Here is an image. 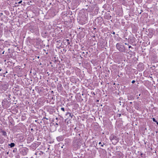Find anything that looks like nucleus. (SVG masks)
I'll return each mask as SVG.
<instances>
[{"label": "nucleus", "mask_w": 158, "mask_h": 158, "mask_svg": "<svg viewBox=\"0 0 158 158\" xmlns=\"http://www.w3.org/2000/svg\"><path fill=\"white\" fill-rule=\"evenodd\" d=\"M43 119H48V118H46V117H44V118H43Z\"/></svg>", "instance_id": "obj_19"}, {"label": "nucleus", "mask_w": 158, "mask_h": 158, "mask_svg": "<svg viewBox=\"0 0 158 158\" xmlns=\"http://www.w3.org/2000/svg\"><path fill=\"white\" fill-rule=\"evenodd\" d=\"M82 53H83V54H84V53H84V52H82Z\"/></svg>", "instance_id": "obj_31"}, {"label": "nucleus", "mask_w": 158, "mask_h": 158, "mask_svg": "<svg viewBox=\"0 0 158 158\" xmlns=\"http://www.w3.org/2000/svg\"><path fill=\"white\" fill-rule=\"evenodd\" d=\"M31 130H33V129H32V128H31Z\"/></svg>", "instance_id": "obj_30"}, {"label": "nucleus", "mask_w": 158, "mask_h": 158, "mask_svg": "<svg viewBox=\"0 0 158 158\" xmlns=\"http://www.w3.org/2000/svg\"><path fill=\"white\" fill-rule=\"evenodd\" d=\"M64 138L63 136L60 135L56 137V139L59 142L63 140Z\"/></svg>", "instance_id": "obj_5"}, {"label": "nucleus", "mask_w": 158, "mask_h": 158, "mask_svg": "<svg viewBox=\"0 0 158 158\" xmlns=\"http://www.w3.org/2000/svg\"><path fill=\"white\" fill-rule=\"evenodd\" d=\"M152 120H153V121L154 122H156V120L154 118H152Z\"/></svg>", "instance_id": "obj_12"}, {"label": "nucleus", "mask_w": 158, "mask_h": 158, "mask_svg": "<svg viewBox=\"0 0 158 158\" xmlns=\"http://www.w3.org/2000/svg\"><path fill=\"white\" fill-rule=\"evenodd\" d=\"M112 34L114 35L115 34V32H113Z\"/></svg>", "instance_id": "obj_20"}, {"label": "nucleus", "mask_w": 158, "mask_h": 158, "mask_svg": "<svg viewBox=\"0 0 158 158\" xmlns=\"http://www.w3.org/2000/svg\"><path fill=\"white\" fill-rule=\"evenodd\" d=\"M16 152V150H15V149H14V150H13V152Z\"/></svg>", "instance_id": "obj_17"}, {"label": "nucleus", "mask_w": 158, "mask_h": 158, "mask_svg": "<svg viewBox=\"0 0 158 158\" xmlns=\"http://www.w3.org/2000/svg\"><path fill=\"white\" fill-rule=\"evenodd\" d=\"M128 48H133L131 46H130V45L129 46Z\"/></svg>", "instance_id": "obj_14"}, {"label": "nucleus", "mask_w": 158, "mask_h": 158, "mask_svg": "<svg viewBox=\"0 0 158 158\" xmlns=\"http://www.w3.org/2000/svg\"><path fill=\"white\" fill-rule=\"evenodd\" d=\"M68 114H69V116L71 117V118H72L73 116H74V115L73 114H71V113H69V112H67L66 114V115H67Z\"/></svg>", "instance_id": "obj_8"}, {"label": "nucleus", "mask_w": 158, "mask_h": 158, "mask_svg": "<svg viewBox=\"0 0 158 158\" xmlns=\"http://www.w3.org/2000/svg\"><path fill=\"white\" fill-rule=\"evenodd\" d=\"M38 58H39V56H38Z\"/></svg>", "instance_id": "obj_37"}, {"label": "nucleus", "mask_w": 158, "mask_h": 158, "mask_svg": "<svg viewBox=\"0 0 158 158\" xmlns=\"http://www.w3.org/2000/svg\"><path fill=\"white\" fill-rule=\"evenodd\" d=\"M9 85L7 83H5L2 84V89L4 91H6L8 88Z\"/></svg>", "instance_id": "obj_4"}, {"label": "nucleus", "mask_w": 158, "mask_h": 158, "mask_svg": "<svg viewBox=\"0 0 158 158\" xmlns=\"http://www.w3.org/2000/svg\"><path fill=\"white\" fill-rule=\"evenodd\" d=\"M156 124L158 125V122L156 121Z\"/></svg>", "instance_id": "obj_22"}, {"label": "nucleus", "mask_w": 158, "mask_h": 158, "mask_svg": "<svg viewBox=\"0 0 158 158\" xmlns=\"http://www.w3.org/2000/svg\"><path fill=\"white\" fill-rule=\"evenodd\" d=\"M130 103L131 104V103H132V102H130Z\"/></svg>", "instance_id": "obj_34"}, {"label": "nucleus", "mask_w": 158, "mask_h": 158, "mask_svg": "<svg viewBox=\"0 0 158 158\" xmlns=\"http://www.w3.org/2000/svg\"><path fill=\"white\" fill-rule=\"evenodd\" d=\"M116 48L120 52H127L126 49L125 48L124 45H122L120 43H118L116 45Z\"/></svg>", "instance_id": "obj_1"}, {"label": "nucleus", "mask_w": 158, "mask_h": 158, "mask_svg": "<svg viewBox=\"0 0 158 158\" xmlns=\"http://www.w3.org/2000/svg\"><path fill=\"white\" fill-rule=\"evenodd\" d=\"M7 73V71H6V73H5L4 74H6V73Z\"/></svg>", "instance_id": "obj_24"}, {"label": "nucleus", "mask_w": 158, "mask_h": 158, "mask_svg": "<svg viewBox=\"0 0 158 158\" xmlns=\"http://www.w3.org/2000/svg\"><path fill=\"white\" fill-rule=\"evenodd\" d=\"M9 152H7V154H9Z\"/></svg>", "instance_id": "obj_26"}, {"label": "nucleus", "mask_w": 158, "mask_h": 158, "mask_svg": "<svg viewBox=\"0 0 158 158\" xmlns=\"http://www.w3.org/2000/svg\"><path fill=\"white\" fill-rule=\"evenodd\" d=\"M22 2V1H19L18 3L20 4V3H21Z\"/></svg>", "instance_id": "obj_16"}, {"label": "nucleus", "mask_w": 158, "mask_h": 158, "mask_svg": "<svg viewBox=\"0 0 158 158\" xmlns=\"http://www.w3.org/2000/svg\"><path fill=\"white\" fill-rule=\"evenodd\" d=\"M93 94L94 95H95V93H94V92H93Z\"/></svg>", "instance_id": "obj_18"}, {"label": "nucleus", "mask_w": 158, "mask_h": 158, "mask_svg": "<svg viewBox=\"0 0 158 158\" xmlns=\"http://www.w3.org/2000/svg\"><path fill=\"white\" fill-rule=\"evenodd\" d=\"M81 143L79 139H75L73 143V146L76 148H78L80 146Z\"/></svg>", "instance_id": "obj_2"}, {"label": "nucleus", "mask_w": 158, "mask_h": 158, "mask_svg": "<svg viewBox=\"0 0 158 158\" xmlns=\"http://www.w3.org/2000/svg\"><path fill=\"white\" fill-rule=\"evenodd\" d=\"M139 96H140V94H139Z\"/></svg>", "instance_id": "obj_32"}, {"label": "nucleus", "mask_w": 158, "mask_h": 158, "mask_svg": "<svg viewBox=\"0 0 158 158\" xmlns=\"http://www.w3.org/2000/svg\"><path fill=\"white\" fill-rule=\"evenodd\" d=\"M61 110L63 111H64V107H62L61 108Z\"/></svg>", "instance_id": "obj_11"}, {"label": "nucleus", "mask_w": 158, "mask_h": 158, "mask_svg": "<svg viewBox=\"0 0 158 158\" xmlns=\"http://www.w3.org/2000/svg\"><path fill=\"white\" fill-rule=\"evenodd\" d=\"M2 133V135L5 136H6V131H2L1 132Z\"/></svg>", "instance_id": "obj_9"}, {"label": "nucleus", "mask_w": 158, "mask_h": 158, "mask_svg": "<svg viewBox=\"0 0 158 158\" xmlns=\"http://www.w3.org/2000/svg\"><path fill=\"white\" fill-rule=\"evenodd\" d=\"M2 14H2V13L0 14V15H2Z\"/></svg>", "instance_id": "obj_29"}, {"label": "nucleus", "mask_w": 158, "mask_h": 158, "mask_svg": "<svg viewBox=\"0 0 158 158\" xmlns=\"http://www.w3.org/2000/svg\"><path fill=\"white\" fill-rule=\"evenodd\" d=\"M140 155L142 157V156L143 155V153L141 152H140Z\"/></svg>", "instance_id": "obj_15"}, {"label": "nucleus", "mask_w": 158, "mask_h": 158, "mask_svg": "<svg viewBox=\"0 0 158 158\" xmlns=\"http://www.w3.org/2000/svg\"><path fill=\"white\" fill-rule=\"evenodd\" d=\"M86 54H87L88 53V52H86Z\"/></svg>", "instance_id": "obj_35"}, {"label": "nucleus", "mask_w": 158, "mask_h": 158, "mask_svg": "<svg viewBox=\"0 0 158 158\" xmlns=\"http://www.w3.org/2000/svg\"><path fill=\"white\" fill-rule=\"evenodd\" d=\"M56 125H58V124L57 123H56Z\"/></svg>", "instance_id": "obj_28"}, {"label": "nucleus", "mask_w": 158, "mask_h": 158, "mask_svg": "<svg viewBox=\"0 0 158 158\" xmlns=\"http://www.w3.org/2000/svg\"><path fill=\"white\" fill-rule=\"evenodd\" d=\"M101 142H100L99 143V144H101Z\"/></svg>", "instance_id": "obj_25"}, {"label": "nucleus", "mask_w": 158, "mask_h": 158, "mask_svg": "<svg viewBox=\"0 0 158 158\" xmlns=\"http://www.w3.org/2000/svg\"><path fill=\"white\" fill-rule=\"evenodd\" d=\"M8 146H10V148H12L15 146V144L14 143H11L10 144H8Z\"/></svg>", "instance_id": "obj_6"}, {"label": "nucleus", "mask_w": 158, "mask_h": 158, "mask_svg": "<svg viewBox=\"0 0 158 158\" xmlns=\"http://www.w3.org/2000/svg\"><path fill=\"white\" fill-rule=\"evenodd\" d=\"M56 119H57V118H56Z\"/></svg>", "instance_id": "obj_36"}, {"label": "nucleus", "mask_w": 158, "mask_h": 158, "mask_svg": "<svg viewBox=\"0 0 158 158\" xmlns=\"http://www.w3.org/2000/svg\"><path fill=\"white\" fill-rule=\"evenodd\" d=\"M135 109L137 110H139L140 109L139 107L138 106H135Z\"/></svg>", "instance_id": "obj_10"}, {"label": "nucleus", "mask_w": 158, "mask_h": 158, "mask_svg": "<svg viewBox=\"0 0 158 158\" xmlns=\"http://www.w3.org/2000/svg\"><path fill=\"white\" fill-rule=\"evenodd\" d=\"M110 140L112 142L115 140L116 142V143L118 142L119 141V139L118 136H116L112 134L110 137Z\"/></svg>", "instance_id": "obj_3"}, {"label": "nucleus", "mask_w": 158, "mask_h": 158, "mask_svg": "<svg viewBox=\"0 0 158 158\" xmlns=\"http://www.w3.org/2000/svg\"><path fill=\"white\" fill-rule=\"evenodd\" d=\"M125 45H128V44H127V43H125Z\"/></svg>", "instance_id": "obj_21"}, {"label": "nucleus", "mask_w": 158, "mask_h": 158, "mask_svg": "<svg viewBox=\"0 0 158 158\" xmlns=\"http://www.w3.org/2000/svg\"><path fill=\"white\" fill-rule=\"evenodd\" d=\"M139 98V97H137V99H138V98Z\"/></svg>", "instance_id": "obj_33"}, {"label": "nucleus", "mask_w": 158, "mask_h": 158, "mask_svg": "<svg viewBox=\"0 0 158 158\" xmlns=\"http://www.w3.org/2000/svg\"><path fill=\"white\" fill-rule=\"evenodd\" d=\"M135 82V80H133L132 82H131V83L133 84Z\"/></svg>", "instance_id": "obj_13"}, {"label": "nucleus", "mask_w": 158, "mask_h": 158, "mask_svg": "<svg viewBox=\"0 0 158 158\" xmlns=\"http://www.w3.org/2000/svg\"><path fill=\"white\" fill-rule=\"evenodd\" d=\"M104 143H103V144H102V145H101V146L102 147H103V145H104Z\"/></svg>", "instance_id": "obj_23"}, {"label": "nucleus", "mask_w": 158, "mask_h": 158, "mask_svg": "<svg viewBox=\"0 0 158 158\" xmlns=\"http://www.w3.org/2000/svg\"><path fill=\"white\" fill-rule=\"evenodd\" d=\"M4 141V139L2 137H0V143H2Z\"/></svg>", "instance_id": "obj_7"}, {"label": "nucleus", "mask_w": 158, "mask_h": 158, "mask_svg": "<svg viewBox=\"0 0 158 158\" xmlns=\"http://www.w3.org/2000/svg\"><path fill=\"white\" fill-rule=\"evenodd\" d=\"M2 69H0V71H2Z\"/></svg>", "instance_id": "obj_27"}]
</instances>
